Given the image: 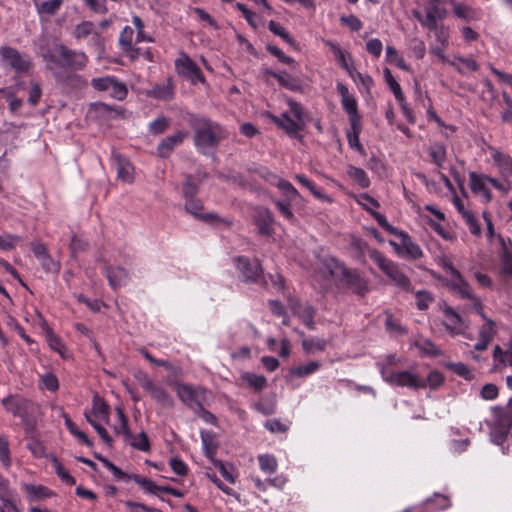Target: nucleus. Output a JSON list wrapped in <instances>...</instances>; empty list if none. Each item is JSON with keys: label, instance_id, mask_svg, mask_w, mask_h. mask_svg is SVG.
Instances as JSON below:
<instances>
[{"label": "nucleus", "instance_id": "nucleus-1", "mask_svg": "<svg viewBox=\"0 0 512 512\" xmlns=\"http://www.w3.org/2000/svg\"><path fill=\"white\" fill-rule=\"evenodd\" d=\"M38 54L43 58L49 70H53L54 66L82 70L88 63V57L84 52L69 49L58 42H55L51 48L46 44L40 45Z\"/></svg>", "mask_w": 512, "mask_h": 512}, {"label": "nucleus", "instance_id": "nucleus-2", "mask_svg": "<svg viewBox=\"0 0 512 512\" xmlns=\"http://www.w3.org/2000/svg\"><path fill=\"white\" fill-rule=\"evenodd\" d=\"M190 125L194 132V145L202 153L214 150L228 136L220 124L206 117L193 118Z\"/></svg>", "mask_w": 512, "mask_h": 512}, {"label": "nucleus", "instance_id": "nucleus-3", "mask_svg": "<svg viewBox=\"0 0 512 512\" xmlns=\"http://www.w3.org/2000/svg\"><path fill=\"white\" fill-rule=\"evenodd\" d=\"M287 105L291 116L286 120L281 117L267 113L266 116L279 128L283 129L289 136L302 140L299 134L306 126L305 112L302 105L292 99H287Z\"/></svg>", "mask_w": 512, "mask_h": 512}, {"label": "nucleus", "instance_id": "nucleus-4", "mask_svg": "<svg viewBox=\"0 0 512 512\" xmlns=\"http://www.w3.org/2000/svg\"><path fill=\"white\" fill-rule=\"evenodd\" d=\"M369 256L395 286L406 292L412 291L413 288L411 281L399 269L396 263L387 259L382 253H380L377 250L370 251Z\"/></svg>", "mask_w": 512, "mask_h": 512}, {"label": "nucleus", "instance_id": "nucleus-5", "mask_svg": "<svg viewBox=\"0 0 512 512\" xmlns=\"http://www.w3.org/2000/svg\"><path fill=\"white\" fill-rule=\"evenodd\" d=\"M380 373L383 380L392 386L406 387L414 390L427 387L426 379L420 376L414 369L388 372L385 370V366L381 365Z\"/></svg>", "mask_w": 512, "mask_h": 512}, {"label": "nucleus", "instance_id": "nucleus-6", "mask_svg": "<svg viewBox=\"0 0 512 512\" xmlns=\"http://www.w3.org/2000/svg\"><path fill=\"white\" fill-rule=\"evenodd\" d=\"M0 62L3 67L10 68L18 74H24L31 68L29 55L10 46L0 47Z\"/></svg>", "mask_w": 512, "mask_h": 512}, {"label": "nucleus", "instance_id": "nucleus-7", "mask_svg": "<svg viewBox=\"0 0 512 512\" xmlns=\"http://www.w3.org/2000/svg\"><path fill=\"white\" fill-rule=\"evenodd\" d=\"M395 236H397L400 241L390 240L389 244L400 257L416 260L423 256V251L420 246L416 244L406 232L398 230Z\"/></svg>", "mask_w": 512, "mask_h": 512}, {"label": "nucleus", "instance_id": "nucleus-8", "mask_svg": "<svg viewBox=\"0 0 512 512\" xmlns=\"http://www.w3.org/2000/svg\"><path fill=\"white\" fill-rule=\"evenodd\" d=\"M441 310L444 315L443 325L448 333L452 336H466L470 328L469 323L446 303L441 305Z\"/></svg>", "mask_w": 512, "mask_h": 512}, {"label": "nucleus", "instance_id": "nucleus-9", "mask_svg": "<svg viewBox=\"0 0 512 512\" xmlns=\"http://www.w3.org/2000/svg\"><path fill=\"white\" fill-rule=\"evenodd\" d=\"M433 276L440 280L457 297L471 300L476 308V301L480 300L473 294L468 282L463 278L460 272L458 275H454L449 279L436 276L435 274H433Z\"/></svg>", "mask_w": 512, "mask_h": 512}, {"label": "nucleus", "instance_id": "nucleus-10", "mask_svg": "<svg viewBox=\"0 0 512 512\" xmlns=\"http://www.w3.org/2000/svg\"><path fill=\"white\" fill-rule=\"evenodd\" d=\"M2 405L7 412L23 421H28L29 416L37 410L35 404L20 396H8L2 400Z\"/></svg>", "mask_w": 512, "mask_h": 512}, {"label": "nucleus", "instance_id": "nucleus-11", "mask_svg": "<svg viewBox=\"0 0 512 512\" xmlns=\"http://www.w3.org/2000/svg\"><path fill=\"white\" fill-rule=\"evenodd\" d=\"M91 85L97 91H107L112 98L117 100H123L128 92L123 82L111 76L94 78Z\"/></svg>", "mask_w": 512, "mask_h": 512}, {"label": "nucleus", "instance_id": "nucleus-12", "mask_svg": "<svg viewBox=\"0 0 512 512\" xmlns=\"http://www.w3.org/2000/svg\"><path fill=\"white\" fill-rule=\"evenodd\" d=\"M175 68L180 76L186 78L192 84L197 82H205V78L201 73L200 68L189 56L184 53H182L180 57L175 60Z\"/></svg>", "mask_w": 512, "mask_h": 512}, {"label": "nucleus", "instance_id": "nucleus-13", "mask_svg": "<svg viewBox=\"0 0 512 512\" xmlns=\"http://www.w3.org/2000/svg\"><path fill=\"white\" fill-rule=\"evenodd\" d=\"M207 391L198 386L193 387L187 384H180L177 387V395L180 400L190 408H201L206 401Z\"/></svg>", "mask_w": 512, "mask_h": 512}, {"label": "nucleus", "instance_id": "nucleus-14", "mask_svg": "<svg viewBox=\"0 0 512 512\" xmlns=\"http://www.w3.org/2000/svg\"><path fill=\"white\" fill-rule=\"evenodd\" d=\"M475 309L485 323L479 329L478 342L475 344L474 348L477 351H484L488 348L496 334L495 323L484 314L480 301H476Z\"/></svg>", "mask_w": 512, "mask_h": 512}, {"label": "nucleus", "instance_id": "nucleus-15", "mask_svg": "<svg viewBox=\"0 0 512 512\" xmlns=\"http://www.w3.org/2000/svg\"><path fill=\"white\" fill-rule=\"evenodd\" d=\"M137 379L141 387L161 406L168 408L173 405V399L167 391L163 387L155 384L145 373H139Z\"/></svg>", "mask_w": 512, "mask_h": 512}, {"label": "nucleus", "instance_id": "nucleus-16", "mask_svg": "<svg viewBox=\"0 0 512 512\" xmlns=\"http://www.w3.org/2000/svg\"><path fill=\"white\" fill-rule=\"evenodd\" d=\"M337 91L341 96V104L343 109L349 116V122L361 121V116L358 113V105L355 97L349 92L346 85L341 82L337 83Z\"/></svg>", "mask_w": 512, "mask_h": 512}, {"label": "nucleus", "instance_id": "nucleus-17", "mask_svg": "<svg viewBox=\"0 0 512 512\" xmlns=\"http://www.w3.org/2000/svg\"><path fill=\"white\" fill-rule=\"evenodd\" d=\"M253 221L258 229V233L263 236H270L274 232V218L272 213L263 207H258L254 211Z\"/></svg>", "mask_w": 512, "mask_h": 512}, {"label": "nucleus", "instance_id": "nucleus-18", "mask_svg": "<svg viewBox=\"0 0 512 512\" xmlns=\"http://www.w3.org/2000/svg\"><path fill=\"white\" fill-rule=\"evenodd\" d=\"M237 269L246 282H254L261 275V267L257 261L250 262L245 257L236 258Z\"/></svg>", "mask_w": 512, "mask_h": 512}, {"label": "nucleus", "instance_id": "nucleus-19", "mask_svg": "<svg viewBox=\"0 0 512 512\" xmlns=\"http://www.w3.org/2000/svg\"><path fill=\"white\" fill-rule=\"evenodd\" d=\"M187 136L188 132L178 131L173 135L165 137L157 147L158 155L162 158H167L174 148L179 146Z\"/></svg>", "mask_w": 512, "mask_h": 512}, {"label": "nucleus", "instance_id": "nucleus-20", "mask_svg": "<svg viewBox=\"0 0 512 512\" xmlns=\"http://www.w3.org/2000/svg\"><path fill=\"white\" fill-rule=\"evenodd\" d=\"M343 279L349 288L358 295H364L368 291V281L362 278L358 273L343 269L342 270Z\"/></svg>", "mask_w": 512, "mask_h": 512}, {"label": "nucleus", "instance_id": "nucleus-21", "mask_svg": "<svg viewBox=\"0 0 512 512\" xmlns=\"http://www.w3.org/2000/svg\"><path fill=\"white\" fill-rule=\"evenodd\" d=\"M325 44L331 49L336 60L347 71L351 78H355V67L353 65L351 56L349 53L343 51L337 44L330 40H326Z\"/></svg>", "mask_w": 512, "mask_h": 512}, {"label": "nucleus", "instance_id": "nucleus-22", "mask_svg": "<svg viewBox=\"0 0 512 512\" xmlns=\"http://www.w3.org/2000/svg\"><path fill=\"white\" fill-rule=\"evenodd\" d=\"M117 178L124 183L131 184L134 181V168L132 164L119 154L113 156Z\"/></svg>", "mask_w": 512, "mask_h": 512}, {"label": "nucleus", "instance_id": "nucleus-23", "mask_svg": "<svg viewBox=\"0 0 512 512\" xmlns=\"http://www.w3.org/2000/svg\"><path fill=\"white\" fill-rule=\"evenodd\" d=\"M291 309L294 314L300 317L303 323L311 330L315 328V309L308 304H301L298 301L291 302Z\"/></svg>", "mask_w": 512, "mask_h": 512}, {"label": "nucleus", "instance_id": "nucleus-24", "mask_svg": "<svg viewBox=\"0 0 512 512\" xmlns=\"http://www.w3.org/2000/svg\"><path fill=\"white\" fill-rule=\"evenodd\" d=\"M22 489L30 502L42 501L53 495V492L43 485L24 483Z\"/></svg>", "mask_w": 512, "mask_h": 512}, {"label": "nucleus", "instance_id": "nucleus-25", "mask_svg": "<svg viewBox=\"0 0 512 512\" xmlns=\"http://www.w3.org/2000/svg\"><path fill=\"white\" fill-rule=\"evenodd\" d=\"M485 175H479L476 172L469 173L470 188L474 193L480 194L483 200L488 203L492 200V195L489 189L486 187Z\"/></svg>", "mask_w": 512, "mask_h": 512}, {"label": "nucleus", "instance_id": "nucleus-26", "mask_svg": "<svg viewBox=\"0 0 512 512\" xmlns=\"http://www.w3.org/2000/svg\"><path fill=\"white\" fill-rule=\"evenodd\" d=\"M492 158L500 172V174L504 178L512 177V157L503 154L500 151L494 150L492 153Z\"/></svg>", "mask_w": 512, "mask_h": 512}, {"label": "nucleus", "instance_id": "nucleus-27", "mask_svg": "<svg viewBox=\"0 0 512 512\" xmlns=\"http://www.w3.org/2000/svg\"><path fill=\"white\" fill-rule=\"evenodd\" d=\"M106 274L109 280V284L112 288L116 289L126 284L128 280V273L125 269L121 267H108L106 269Z\"/></svg>", "mask_w": 512, "mask_h": 512}, {"label": "nucleus", "instance_id": "nucleus-28", "mask_svg": "<svg viewBox=\"0 0 512 512\" xmlns=\"http://www.w3.org/2000/svg\"><path fill=\"white\" fill-rule=\"evenodd\" d=\"M361 121L350 122V130L347 132L349 146L359 153L364 154V148L360 143Z\"/></svg>", "mask_w": 512, "mask_h": 512}, {"label": "nucleus", "instance_id": "nucleus-29", "mask_svg": "<svg viewBox=\"0 0 512 512\" xmlns=\"http://www.w3.org/2000/svg\"><path fill=\"white\" fill-rule=\"evenodd\" d=\"M495 366H512V343L507 345L505 350L500 346H495L493 351Z\"/></svg>", "mask_w": 512, "mask_h": 512}, {"label": "nucleus", "instance_id": "nucleus-30", "mask_svg": "<svg viewBox=\"0 0 512 512\" xmlns=\"http://www.w3.org/2000/svg\"><path fill=\"white\" fill-rule=\"evenodd\" d=\"M88 413L105 423L109 422L108 405L98 396L93 398L92 409Z\"/></svg>", "mask_w": 512, "mask_h": 512}, {"label": "nucleus", "instance_id": "nucleus-31", "mask_svg": "<svg viewBox=\"0 0 512 512\" xmlns=\"http://www.w3.org/2000/svg\"><path fill=\"white\" fill-rule=\"evenodd\" d=\"M296 181H298L299 184L306 187L317 199H320L322 201L331 202V199L328 195H326L321 189L317 188L313 182H311L305 175L303 174H296L295 175Z\"/></svg>", "mask_w": 512, "mask_h": 512}, {"label": "nucleus", "instance_id": "nucleus-32", "mask_svg": "<svg viewBox=\"0 0 512 512\" xmlns=\"http://www.w3.org/2000/svg\"><path fill=\"white\" fill-rule=\"evenodd\" d=\"M433 163L441 169L446 160V147L442 143H433L428 149Z\"/></svg>", "mask_w": 512, "mask_h": 512}, {"label": "nucleus", "instance_id": "nucleus-33", "mask_svg": "<svg viewBox=\"0 0 512 512\" xmlns=\"http://www.w3.org/2000/svg\"><path fill=\"white\" fill-rule=\"evenodd\" d=\"M327 347V341L322 338H303L302 348L306 354L324 351Z\"/></svg>", "mask_w": 512, "mask_h": 512}, {"label": "nucleus", "instance_id": "nucleus-34", "mask_svg": "<svg viewBox=\"0 0 512 512\" xmlns=\"http://www.w3.org/2000/svg\"><path fill=\"white\" fill-rule=\"evenodd\" d=\"M148 95L159 100H170L174 95L173 86L170 81L167 80V82L162 85L154 86Z\"/></svg>", "mask_w": 512, "mask_h": 512}, {"label": "nucleus", "instance_id": "nucleus-35", "mask_svg": "<svg viewBox=\"0 0 512 512\" xmlns=\"http://www.w3.org/2000/svg\"><path fill=\"white\" fill-rule=\"evenodd\" d=\"M185 210L193 216L204 219L205 221H212L214 218H216V216L213 214H202L201 203L193 198L187 199L185 203Z\"/></svg>", "mask_w": 512, "mask_h": 512}, {"label": "nucleus", "instance_id": "nucleus-36", "mask_svg": "<svg viewBox=\"0 0 512 512\" xmlns=\"http://www.w3.org/2000/svg\"><path fill=\"white\" fill-rule=\"evenodd\" d=\"M318 361H310L306 364L298 365L290 369V374L297 377H306L315 373L320 368Z\"/></svg>", "mask_w": 512, "mask_h": 512}, {"label": "nucleus", "instance_id": "nucleus-37", "mask_svg": "<svg viewBox=\"0 0 512 512\" xmlns=\"http://www.w3.org/2000/svg\"><path fill=\"white\" fill-rule=\"evenodd\" d=\"M347 174L350 178H352L355 182H357L362 188H366L370 184L369 178H368L366 172L362 168L348 165L347 166Z\"/></svg>", "mask_w": 512, "mask_h": 512}, {"label": "nucleus", "instance_id": "nucleus-38", "mask_svg": "<svg viewBox=\"0 0 512 512\" xmlns=\"http://www.w3.org/2000/svg\"><path fill=\"white\" fill-rule=\"evenodd\" d=\"M383 74H384L385 81L388 84L389 88L392 90L396 100L398 102H403L404 94L401 90L399 83L396 81V79L392 75L390 69L385 68L383 70Z\"/></svg>", "mask_w": 512, "mask_h": 512}, {"label": "nucleus", "instance_id": "nucleus-39", "mask_svg": "<svg viewBox=\"0 0 512 512\" xmlns=\"http://www.w3.org/2000/svg\"><path fill=\"white\" fill-rule=\"evenodd\" d=\"M271 75L277 79V81L280 83V85H282L283 87L287 88V89H290V90H293V91H297L300 89V84L298 82V80H296L295 78H293L290 74L286 73V72H280V73H271Z\"/></svg>", "mask_w": 512, "mask_h": 512}, {"label": "nucleus", "instance_id": "nucleus-40", "mask_svg": "<svg viewBox=\"0 0 512 512\" xmlns=\"http://www.w3.org/2000/svg\"><path fill=\"white\" fill-rule=\"evenodd\" d=\"M116 413L118 415V418H119V425L115 426L114 427V431L117 433V434H122L124 436V439L126 441L130 440L132 438V434L128 428V420H127V417L125 416L123 410L121 407H117L116 408Z\"/></svg>", "mask_w": 512, "mask_h": 512}, {"label": "nucleus", "instance_id": "nucleus-41", "mask_svg": "<svg viewBox=\"0 0 512 512\" xmlns=\"http://www.w3.org/2000/svg\"><path fill=\"white\" fill-rule=\"evenodd\" d=\"M260 469L267 474H272L277 470L278 463L276 458L270 454H263L258 456Z\"/></svg>", "mask_w": 512, "mask_h": 512}, {"label": "nucleus", "instance_id": "nucleus-42", "mask_svg": "<svg viewBox=\"0 0 512 512\" xmlns=\"http://www.w3.org/2000/svg\"><path fill=\"white\" fill-rule=\"evenodd\" d=\"M85 418L87 422L97 431L101 439L106 443L108 446L112 445V438L109 436L106 429L98 423V419L94 418L91 414L88 412H85Z\"/></svg>", "mask_w": 512, "mask_h": 512}, {"label": "nucleus", "instance_id": "nucleus-43", "mask_svg": "<svg viewBox=\"0 0 512 512\" xmlns=\"http://www.w3.org/2000/svg\"><path fill=\"white\" fill-rule=\"evenodd\" d=\"M386 60L402 70L409 71V67L405 63L404 59L399 56L397 50L392 46L386 47Z\"/></svg>", "mask_w": 512, "mask_h": 512}, {"label": "nucleus", "instance_id": "nucleus-44", "mask_svg": "<svg viewBox=\"0 0 512 512\" xmlns=\"http://www.w3.org/2000/svg\"><path fill=\"white\" fill-rule=\"evenodd\" d=\"M62 0H49L37 5L39 14L54 15L61 7Z\"/></svg>", "mask_w": 512, "mask_h": 512}, {"label": "nucleus", "instance_id": "nucleus-45", "mask_svg": "<svg viewBox=\"0 0 512 512\" xmlns=\"http://www.w3.org/2000/svg\"><path fill=\"white\" fill-rule=\"evenodd\" d=\"M448 46H442V45H434L431 46L430 51L434 55H436L439 60H441L443 63H447L450 66H452L454 69H456L459 73L464 74V70L453 60H448V58L444 54V50Z\"/></svg>", "mask_w": 512, "mask_h": 512}, {"label": "nucleus", "instance_id": "nucleus-46", "mask_svg": "<svg viewBox=\"0 0 512 512\" xmlns=\"http://www.w3.org/2000/svg\"><path fill=\"white\" fill-rule=\"evenodd\" d=\"M269 30L275 35L281 37L285 42L290 45H294L295 41L285 28L278 22L271 20L268 24Z\"/></svg>", "mask_w": 512, "mask_h": 512}, {"label": "nucleus", "instance_id": "nucleus-47", "mask_svg": "<svg viewBox=\"0 0 512 512\" xmlns=\"http://www.w3.org/2000/svg\"><path fill=\"white\" fill-rule=\"evenodd\" d=\"M65 425L69 432L74 435L76 438H78L79 441L86 444L87 446H92V442L90 439L86 436V434L82 431H80L77 426L73 423V421L68 417L65 416Z\"/></svg>", "mask_w": 512, "mask_h": 512}, {"label": "nucleus", "instance_id": "nucleus-48", "mask_svg": "<svg viewBox=\"0 0 512 512\" xmlns=\"http://www.w3.org/2000/svg\"><path fill=\"white\" fill-rule=\"evenodd\" d=\"M0 512H19L15 503L11 499V493L0 491Z\"/></svg>", "mask_w": 512, "mask_h": 512}, {"label": "nucleus", "instance_id": "nucleus-49", "mask_svg": "<svg viewBox=\"0 0 512 512\" xmlns=\"http://www.w3.org/2000/svg\"><path fill=\"white\" fill-rule=\"evenodd\" d=\"M415 296L416 305L420 310H426L433 302V296L426 290L417 291Z\"/></svg>", "mask_w": 512, "mask_h": 512}, {"label": "nucleus", "instance_id": "nucleus-50", "mask_svg": "<svg viewBox=\"0 0 512 512\" xmlns=\"http://www.w3.org/2000/svg\"><path fill=\"white\" fill-rule=\"evenodd\" d=\"M169 127V120L164 117L160 116L156 118L154 121H152L149 124V130L155 135H159L167 130Z\"/></svg>", "mask_w": 512, "mask_h": 512}, {"label": "nucleus", "instance_id": "nucleus-51", "mask_svg": "<svg viewBox=\"0 0 512 512\" xmlns=\"http://www.w3.org/2000/svg\"><path fill=\"white\" fill-rule=\"evenodd\" d=\"M277 187L285 194L289 201L295 200L299 195L293 185L284 179H280L277 182Z\"/></svg>", "mask_w": 512, "mask_h": 512}, {"label": "nucleus", "instance_id": "nucleus-52", "mask_svg": "<svg viewBox=\"0 0 512 512\" xmlns=\"http://www.w3.org/2000/svg\"><path fill=\"white\" fill-rule=\"evenodd\" d=\"M130 445L140 451H148L149 446V440L145 432L139 433L137 436L133 437L129 440Z\"/></svg>", "mask_w": 512, "mask_h": 512}, {"label": "nucleus", "instance_id": "nucleus-53", "mask_svg": "<svg viewBox=\"0 0 512 512\" xmlns=\"http://www.w3.org/2000/svg\"><path fill=\"white\" fill-rule=\"evenodd\" d=\"M132 479L136 484H138L141 488L149 493L155 494L157 491H159L160 486L156 485L152 480L144 478L140 475H134Z\"/></svg>", "mask_w": 512, "mask_h": 512}, {"label": "nucleus", "instance_id": "nucleus-54", "mask_svg": "<svg viewBox=\"0 0 512 512\" xmlns=\"http://www.w3.org/2000/svg\"><path fill=\"white\" fill-rule=\"evenodd\" d=\"M94 31V25L90 21H84L78 24L74 30V36L77 39H83L88 37Z\"/></svg>", "mask_w": 512, "mask_h": 512}, {"label": "nucleus", "instance_id": "nucleus-55", "mask_svg": "<svg viewBox=\"0 0 512 512\" xmlns=\"http://www.w3.org/2000/svg\"><path fill=\"white\" fill-rule=\"evenodd\" d=\"M41 387L49 391H56L59 388L57 377L52 373H45L40 379Z\"/></svg>", "mask_w": 512, "mask_h": 512}, {"label": "nucleus", "instance_id": "nucleus-56", "mask_svg": "<svg viewBox=\"0 0 512 512\" xmlns=\"http://www.w3.org/2000/svg\"><path fill=\"white\" fill-rule=\"evenodd\" d=\"M38 261L41 263L43 269L46 272L58 273V271L60 270L59 262L55 261L49 253L41 257Z\"/></svg>", "mask_w": 512, "mask_h": 512}, {"label": "nucleus", "instance_id": "nucleus-57", "mask_svg": "<svg viewBox=\"0 0 512 512\" xmlns=\"http://www.w3.org/2000/svg\"><path fill=\"white\" fill-rule=\"evenodd\" d=\"M290 202L288 199L287 201L282 200H274L275 206L278 208L279 212L285 217L288 221L294 222L295 216L291 210Z\"/></svg>", "mask_w": 512, "mask_h": 512}, {"label": "nucleus", "instance_id": "nucleus-58", "mask_svg": "<svg viewBox=\"0 0 512 512\" xmlns=\"http://www.w3.org/2000/svg\"><path fill=\"white\" fill-rule=\"evenodd\" d=\"M243 378L249 383V385L259 391L265 388L267 385V380L264 376L247 373L243 376Z\"/></svg>", "mask_w": 512, "mask_h": 512}, {"label": "nucleus", "instance_id": "nucleus-59", "mask_svg": "<svg viewBox=\"0 0 512 512\" xmlns=\"http://www.w3.org/2000/svg\"><path fill=\"white\" fill-rule=\"evenodd\" d=\"M21 238L18 235L13 234H5L0 235V249L2 250H10L14 248L19 242Z\"/></svg>", "mask_w": 512, "mask_h": 512}, {"label": "nucleus", "instance_id": "nucleus-60", "mask_svg": "<svg viewBox=\"0 0 512 512\" xmlns=\"http://www.w3.org/2000/svg\"><path fill=\"white\" fill-rule=\"evenodd\" d=\"M436 38V45L448 46L449 45V30L447 27L441 25L432 29Z\"/></svg>", "mask_w": 512, "mask_h": 512}, {"label": "nucleus", "instance_id": "nucleus-61", "mask_svg": "<svg viewBox=\"0 0 512 512\" xmlns=\"http://www.w3.org/2000/svg\"><path fill=\"white\" fill-rule=\"evenodd\" d=\"M463 70L476 71L479 68L477 62L472 58H464L459 55L454 56V60Z\"/></svg>", "mask_w": 512, "mask_h": 512}, {"label": "nucleus", "instance_id": "nucleus-62", "mask_svg": "<svg viewBox=\"0 0 512 512\" xmlns=\"http://www.w3.org/2000/svg\"><path fill=\"white\" fill-rule=\"evenodd\" d=\"M501 269L504 274L512 276V255L509 253L506 247H503Z\"/></svg>", "mask_w": 512, "mask_h": 512}, {"label": "nucleus", "instance_id": "nucleus-63", "mask_svg": "<svg viewBox=\"0 0 512 512\" xmlns=\"http://www.w3.org/2000/svg\"><path fill=\"white\" fill-rule=\"evenodd\" d=\"M268 51L274 55L275 57H277V59L284 63V64H288V65H293L295 66L296 65V62L293 58L291 57H288L286 56L283 51L278 48L277 46H268Z\"/></svg>", "mask_w": 512, "mask_h": 512}, {"label": "nucleus", "instance_id": "nucleus-64", "mask_svg": "<svg viewBox=\"0 0 512 512\" xmlns=\"http://www.w3.org/2000/svg\"><path fill=\"white\" fill-rule=\"evenodd\" d=\"M382 48V42L377 38L370 39L366 43V50L376 58H378L381 55Z\"/></svg>", "mask_w": 512, "mask_h": 512}]
</instances>
